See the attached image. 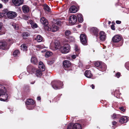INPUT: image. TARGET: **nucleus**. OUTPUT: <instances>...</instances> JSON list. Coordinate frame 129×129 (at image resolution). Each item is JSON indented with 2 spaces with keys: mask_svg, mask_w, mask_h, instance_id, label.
Segmentation results:
<instances>
[{
  "mask_svg": "<svg viewBox=\"0 0 129 129\" xmlns=\"http://www.w3.org/2000/svg\"><path fill=\"white\" fill-rule=\"evenodd\" d=\"M27 70L28 73V74H26L25 72H24L21 73L19 76V78L21 79L26 76L28 75L29 73L32 74L35 73L36 71V68L33 66L31 64L29 65L27 67Z\"/></svg>",
  "mask_w": 129,
  "mask_h": 129,
  "instance_id": "1",
  "label": "nucleus"
},
{
  "mask_svg": "<svg viewBox=\"0 0 129 129\" xmlns=\"http://www.w3.org/2000/svg\"><path fill=\"white\" fill-rule=\"evenodd\" d=\"M39 68L40 70H36L35 73L36 75L38 77H39L42 75V71H43L45 70V67L42 62L40 61L39 63Z\"/></svg>",
  "mask_w": 129,
  "mask_h": 129,
  "instance_id": "2",
  "label": "nucleus"
},
{
  "mask_svg": "<svg viewBox=\"0 0 129 129\" xmlns=\"http://www.w3.org/2000/svg\"><path fill=\"white\" fill-rule=\"evenodd\" d=\"M52 86L55 89H60L63 88V84L60 81H55L51 82Z\"/></svg>",
  "mask_w": 129,
  "mask_h": 129,
  "instance_id": "3",
  "label": "nucleus"
},
{
  "mask_svg": "<svg viewBox=\"0 0 129 129\" xmlns=\"http://www.w3.org/2000/svg\"><path fill=\"white\" fill-rule=\"evenodd\" d=\"M94 65L96 67H98V69L101 71H104L106 69V66L104 63H101L100 62L97 61L95 63Z\"/></svg>",
  "mask_w": 129,
  "mask_h": 129,
  "instance_id": "4",
  "label": "nucleus"
},
{
  "mask_svg": "<svg viewBox=\"0 0 129 129\" xmlns=\"http://www.w3.org/2000/svg\"><path fill=\"white\" fill-rule=\"evenodd\" d=\"M70 49V47L69 45H66L61 47L60 51L62 53L66 54L69 52Z\"/></svg>",
  "mask_w": 129,
  "mask_h": 129,
  "instance_id": "5",
  "label": "nucleus"
},
{
  "mask_svg": "<svg viewBox=\"0 0 129 129\" xmlns=\"http://www.w3.org/2000/svg\"><path fill=\"white\" fill-rule=\"evenodd\" d=\"M80 39L81 43L83 45H87V37L85 34H83L80 35Z\"/></svg>",
  "mask_w": 129,
  "mask_h": 129,
  "instance_id": "6",
  "label": "nucleus"
},
{
  "mask_svg": "<svg viewBox=\"0 0 129 129\" xmlns=\"http://www.w3.org/2000/svg\"><path fill=\"white\" fill-rule=\"evenodd\" d=\"M63 68L66 70H69L71 65V63L68 60H65L63 62Z\"/></svg>",
  "mask_w": 129,
  "mask_h": 129,
  "instance_id": "7",
  "label": "nucleus"
},
{
  "mask_svg": "<svg viewBox=\"0 0 129 129\" xmlns=\"http://www.w3.org/2000/svg\"><path fill=\"white\" fill-rule=\"evenodd\" d=\"M60 46V44L59 42L56 41L54 44H52L51 43L50 44V48L52 50H55L58 48Z\"/></svg>",
  "mask_w": 129,
  "mask_h": 129,
  "instance_id": "8",
  "label": "nucleus"
},
{
  "mask_svg": "<svg viewBox=\"0 0 129 129\" xmlns=\"http://www.w3.org/2000/svg\"><path fill=\"white\" fill-rule=\"evenodd\" d=\"M7 17L9 19L14 18L17 16V13L14 12L9 11L7 13Z\"/></svg>",
  "mask_w": 129,
  "mask_h": 129,
  "instance_id": "9",
  "label": "nucleus"
},
{
  "mask_svg": "<svg viewBox=\"0 0 129 129\" xmlns=\"http://www.w3.org/2000/svg\"><path fill=\"white\" fill-rule=\"evenodd\" d=\"M77 20V18L76 16L74 15L71 16L69 18V22L72 25H73L75 24Z\"/></svg>",
  "mask_w": 129,
  "mask_h": 129,
  "instance_id": "10",
  "label": "nucleus"
},
{
  "mask_svg": "<svg viewBox=\"0 0 129 129\" xmlns=\"http://www.w3.org/2000/svg\"><path fill=\"white\" fill-rule=\"evenodd\" d=\"M91 34L96 37H97L99 33V30L96 27H93L91 29Z\"/></svg>",
  "mask_w": 129,
  "mask_h": 129,
  "instance_id": "11",
  "label": "nucleus"
},
{
  "mask_svg": "<svg viewBox=\"0 0 129 129\" xmlns=\"http://www.w3.org/2000/svg\"><path fill=\"white\" fill-rule=\"evenodd\" d=\"M121 37L119 35H116L112 38V41L114 42L117 43L121 39Z\"/></svg>",
  "mask_w": 129,
  "mask_h": 129,
  "instance_id": "12",
  "label": "nucleus"
},
{
  "mask_svg": "<svg viewBox=\"0 0 129 129\" xmlns=\"http://www.w3.org/2000/svg\"><path fill=\"white\" fill-rule=\"evenodd\" d=\"M12 2L16 6H19L22 5L23 2V0H12Z\"/></svg>",
  "mask_w": 129,
  "mask_h": 129,
  "instance_id": "13",
  "label": "nucleus"
},
{
  "mask_svg": "<svg viewBox=\"0 0 129 129\" xmlns=\"http://www.w3.org/2000/svg\"><path fill=\"white\" fill-rule=\"evenodd\" d=\"M106 35L103 31H101L100 33V39L102 41H105L106 38Z\"/></svg>",
  "mask_w": 129,
  "mask_h": 129,
  "instance_id": "14",
  "label": "nucleus"
},
{
  "mask_svg": "<svg viewBox=\"0 0 129 129\" xmlns=\"http://www.w3.org/2000/svg\"><path fill=\"white\" fill-rule=\"evenodd\" d=\"M34 101L31 99H28L27 100V101L26 102V106L27 109H29V107L30 105H34ZM30 109V108H29Z\"/></svg>",
  "mask_w": 129,
  "mask_h": 129,
  "instance_id": "15",
  "label": "nucleus"
},
{
  "mask_svg": "<svg viewBox=\"0 0 129 129\" xmlns=\"http://www.w3.org/2000/svg\"><path fill=\"white\" fill-rule=\"evenodd\" d=\"M127 121V117L126 116H123L119 120V122L121 123H123L126 122Z\"/></svg>",
  "mask_w": 129,
  "mask_h": 129,
  "instance_id": "16",
  "label": "nucleus"
},
{
  "mask_svg": "<svg viewBox=\"0 0 129 129\" xmlns=\"http://www.w3.org/2000/svg\"><path fill=\"white\" fill-rule=\"evenodd\" d=\"M22 9L23 13H28L29 11V8L26 5H24L22 6Z\"/></svg>",
  "mask_w": 129,
  "mask_h": 129,
  "instance_id": "17",
  "label": "nucleus"
},
{
  "mask_svg": "<svg viewBox=\"0 0 129 129\" xmlns=\"http://www.w3.org/2000/svg\"><path fill=\"white\" fill-rule=\"evenodd\" d=\"M84 75L86 77L88 78H91L92 76L90 71L89 70H87L85 71Z\"/></svg>",
  "mask_w": 129,
  "mask_h": 129,
  "instance_id": "18",
  "label": "nucleus"
},
{
  "mask_svg": "<svg viewBox=\"0 0 129 129\" xmlns=\"http://www.w3.org/2000/svg\"><path fill=\"white\" fill-rule=\"evenodd\" d=\"M41 23L44 26L48 25V22L47 20L44 17L41 18L40 20Z\"/></svg>",
  "mask_w": 129,
  "mask_h": 129,
  "instance_id": "19",
  "label": "nucleus"
},
{
  "mask_svg": "<svg viewBox=\"0 0 129 129\" xmlns=\"http://www.w3.org/2000/svg\"><path fill=\"white\" fill-rule=\"evenodd\" d=\"M77 9L76 7L73 6L71 7L69 9V11L71 13H75L77 12Z\"/></svg>",
  "mask_w": 129,
  "mask_h": 129,
  "instance_id": "20",
  "label": "nucleus"
},
{
  "mask_svg": "<svg viewBox=\"0 0 129 129\" xmlns=\"http://www.w3.org/2000/svg\"><path fill=\"white\" fill-rule=\"evenodd\" d=\"M73 129H82L81 125L79 123H75L73 126Z\"/></svg>",
  "mask_w": 129,
  "mask_h": 129,
  "instance_id": "21",
  "label": "nucleus"
},
{
  "mask_svg": "<svg viewBox=\"0 0 129 129\" xmlns=\"http://www.w3.org/2000/svg\"><path fill=\"white\" fill-rule=\"evenodd\" d=\"M3 24L0 22V35H2L5 33V31L4 28L2 27Z\"/></svg>",
  "mask_w": 129,
  "mask_h": 129,
  "instance_id": "22",
  "label": "nucleus"
},
{
  "mask_svg": "<svg viewBox=\"0 0 129 129\" xmlns=\"http://www.w3.org/2000/svg\"><path fill=\"white\" fill-rule=\"evenodd\" d=\"M7 45V43L5 42H0V49H4Z\"/></svg>",
  "mask_w": 129,
  "mask_h": 129,
  "instance_id": "23",
  "label": "nucleus"
},
{
  "mask_svg": "<svg viewBox=\"0 0 129 129\" xmlns=\"http://www.w3.org/2000/svg\"><path fill=\"white\" fill-rule=\"evenodd\" d=\"M77 16L78 21L80 23L82 22L83 21L82 15L80 13H78L77 14Z\"/></svg>",
  "mask_w": 129,
  "mask_h": 129,
  "instance_id": "24",
  "label": "nucleus"
},
{
  "mask_svg": "<svg viewBox=\"0 0 129 129\" xmlns=\"http://www.w3.org/2000/svg\"><path fill=\"white\" fill-rule=\"evenodd\" d=\"M31 62L35 64H36L38 63V61L36 57L34 56H32L31 59Z\"/></svg>",
  "mask_w": 129,
  "mask_h": 129,
  "instance_id": "25",
  "label": "nucleus"
},
{
  "mask_svg": "<svg viewBox=\"0 0 129 129\" xmlns=\"http://www.w3.org/2000/svg\"><path fill=\"white\" fill-rule=\"evenodd\" d=\"M21 48L22 50L26 51L27 50V46L26 44H23L21 46Z\"/></svg>",
  "mask_w": 129,
  "mask_h": 129,
  "instance_id": "26",
  "label": "nucleus"
},
{
  "mask_svg": "<svg viewBox=\"0 0 129 129\" xmlns=\"http://www.w3.org/2000/svg\"><path fill=\"white\" fill-rule=\"evenodd\" d=\"M58 29V27L55 25H52L51 27V31L55 32L57 31Z\"/></svg>",
  "mask_w": 129,
  "mask_h": 129,
  "instance_id": "27",
  "label": "nucleus"
},
{
  "mask_svg": "<svg viewBox=\"0 0 129 129\" xmlns=\"http://www.w3.org/2000/svg\"><path fill=\"white\" fill-rule=\"evenodd\" d=\"M37 39L38 42H41L42 41L43 38L42 36L39 35L37 36Z\"/></svg>",
  "mask_w": 129,
  "mask_h": 129,
  "instance_id": "28",
  "label": "nucleus"
},
{
  "mask_svg": "<svg viewBox=\"0 0 129 129\" xmlns=\"http://www.w3.org/2000/svg\"><path fill=\"white\" fill-rule=\"evenodd\" d=\"M20 52L18 50H15L13 53V55L15 57L18 56Z\"/></svg>",
  "mask_w": 129,
  "mask_h": 129,
  "instance_id": "29",
  "label": "nucleus"
},
{
  "mask_svg": "<svg viewBox=\"0 0 129 129\" xmlns=\"http://www.w3.org/2000/svg\"><path fill=\"white\" fill-rule=\"evenodd\" d=\"M44 10L48 12L50 11L51 9L47 5L44 6Z\"/></svg>",
  "mask_w": 129,
  "mask_h": 129,
  "instance_id": "30",
  "label": "nucleus"
},
{
  "mask_svg": "<svg viewBox=\"0 0 129 129\" xmlns=\"http://www.w3.org/2000/svg\"><path fill=\"white\" fill-rule=\"evenodd\" d=\"M29 35V34L27 32H25L23 33L22 37L23 39H25L26 37H28Z\"/></svg>",
  "mask_w": 129,
  "mask_h": 129,
  "instance_id": "31",
  "label": "nucleus"
},
{
  "mask_svg": "<svg viewBox=\"0 0 129 129\" xmlns=\"http://www.w3.org/2000/svg\"><path fill=\"white\" fill-rule=\"evenodd\" d=\"M75 49L76 52L77 54H79L80 53V50L79 48L77 45H75Z\"/></svg>",
  "mask_w": 129,
  "mask_h": 129,
  "instance_id": "32",
  "label": "nucleus"
},
{
  "mask_svg": "<svg viewBox=\"0 0 129 129\" xmlns=\"http://www.w3.org/2000/svg\"><path fill=\"white\" fill-rule=\"evenodd\" d=\"M52 53L50 51L47 52L46 53L45 56L46 57H48L52 55Z\"/></svg>",
  "mask_w": 129,
  "mask_h": 129,
  "instance_id": "33",
  "label": "nucleus"
},
{
  "mask_svg": "<svg viewBox=\"0 0 129 129\" xmlns=\"http://www.w3.org/2000/svg\"><path fill=\"white\" fill-rule=\"evenodd\" d=\"M119 115L117 114L116 115L115 113H114L111 116V117L113 119H114L117 118H118V116Z\"/></svg>",
  "mask_w": 129,
  "mask_h": 129,
  "instance_id": "34",
  "label": "nucleus"
},
{
  "mask_svg": "<svg viewBox=\"0 0 129 129\" xmlns=\"http://www.w3.org/2000/svg\"><path fill=\"white\" fill-rule=\"evenodd\" d=\"M73 125L72 123L69 124L68 126L67 129H73Z\"/></svg>",
  "mask_w": 129,
  "mask_h": 129,
  "instance_id": "35",
  "label": "nucleus"
},
{
  "mask_svg": "<svg viewBox=\"0 0 129 129\" xmlns=\"http://www.w3.org/2000/svg\"><path fill=\"white\" fill-rule=\"evenodd\" d=\"M45 26V28L48 31H51V27H49L48 25Z\"/></svg>",
  "mask_w": 129,
  "mask_h": 129,
  "instance_id": "36",
  "label": "nucleus"
},
{
  "mask_svg": "<svg viewBox=\"0 0 129 129\" xmlns=\"http://www.w3.org/2000/svg\"><path fill=\"white\" fill-rule=\"evenodd\" d=\"M36 47L40 49H43L44 47V46L43 45H37L36 46Z\"/></svg>",
  "mask_w": 129,
  "mask_h": 129,
  "instance_id": "37",
  "label": "nucleus"
},
{
  "mask_svg": "<svg viewBox=\"0 0 129 129\" xmlns=\"http://www.w3.org/2000/svg\"><path fill=\"white\" fill-rule=\"evenodd\" d=\"M71 32L69 30H66L65 32V35L67 36H68L71 34Z\"/></svg>",
  "mask_w": 129,
  "mask_h": 129,
  "instance_id": "38",
  "label": "nucleus"
},
{
  "mask_svg": "<svg viewBox=\"0 0 129 129\" xmlns=\"http://www.w3.org/2000/svg\"><path fill=\"white\" fill-rule=\"evenodd\" d=\"M125 66L126 68L129 70V62H126L125 64Z\"/></svg>",
  "mask_w": 129,
  "mask_h": 129,
  "instance_id": "39",
  "label": "nucleus"
},
{
  "mask_svg": "<svg viewBox=\"0 0 129 129\" xmlns=\"http://www.w3.org/2000/svg\"><path fill=\"white\" fill-rule=\"evenodd\" d=\"M31 27L33 28H36L37 27V25L36 23H34L31 26Z\"/></svg>",
  "mask_w": 129,
  "mask_h": 129,
  "instance_id": "40",
  "label": "nucleus"
},
{
  "mask_svg": "<svg viewBox=\"0 0 129 129\" xmlns=\"http://www.w3.org/2000/svg\"><path fill=\"white\" fill-rule=\"evenodd\" d=\"M120 76V73L119 72H117L116 73L115 75V77L118 78H119Z\"/></svg>",
  "mask_w": 129,
  "mask_h": 129,
  "instance_id": "41",
  "label": "nucleus"
},
{
  "mask_svg": "<svg viewBox=\"0 0 129 129\" xmlns=\"http://www.w3.org/2000/svg\"><path fill=\"white\" fill-rule=\"evenodd\" d=\"M47 63L49 65H51L54 63L53 61L49 60L47 61Z\"/></svg>",
  "mask_w": 129,
  "mask_h": 129,
  "instance_id": "42",
  "label": "nucleus"
},
{
  "mask_svg": "<svg viewBox=\"0 0 129 129\" xmlns=\"http://www.w3.org/2000/svg\"><path fill=\"white\" fill-rule=\"evenodd\" d=\"M34 105H30V106H29V108H30V109H29V110H32V109H34Z\"/></svg>",
  "mask_w": 129,
  "mask_h": 129,
  "instance_id": "43",
  "label": "nucleus"
},
{
  "mask_svg": "<svg viewBox=\"0 0 129 129\" xmlns=\"http://www.w3.org/2000/svg\"><path fill=\"white\" fill-rule=\"evenodd\" d=\"M119 89H116L115 91L114 94V95H115V96L116 94H119Z\"/></svg>",
  "mask_w": 129,
  "mask_h": 129,
  "instance_id": "44",
  "label": "nucleus"
},
{
  "mask_svg": "<svg viewBox=\"0 0 129 129\" xmlns=\"http://www.w3.org/2000/svg\"><path fill=\"white\" fill-rule=\"evenodd\" d=\"M14 28L16 29H18L19 28V27L17 25H13Z\"/></svg>",
  "mask_w": 129,
  "mask_h": 129,
  "instance_id": "45",
  "label": "nucleus"
},
{
  "mask_svg": "<svg viewBox=\"0 0 129 129\" xmlns=\"http://www.w3.org/2000/svg\"><path fill=\"white\" fill-rule=\"evenodd\" d=\"M111 29L113 30H114L115 29V27L113 25H112L111 26Z\"/></svg>",
  "mask_w": 129,
  "mask_h": 129,
  "instance_id": "46",
  "label": "nucleus"
},
{
  "mask_svg": "<svg viewBox=\"0 0 129 129\" xmlns=\"http://www.w3.org/2000/svg\"><path fill=\"white\" fill-rule=\"evenodd\" d=\"M119 109L120 110L123 112H124L125 110L124 109V107H120L119 108Z\"/></svg>",
  "mask_w": 129,
  "mask_h": 129,
  "instance_id": "47",
  "label": "nucleus"
},
{
  "mask_svg": "<svg viewBox=\"0 0 129 129\" xmlns=\"http://www.w3.org/2000/svg\"><path fill=\"white\" fill-rule=\"evenodd\" d=\"M76 56L75 54L71 56V57L73 59H75L76 57Z\"/></svg>",
  "mask_w": 129,
  "mask_h": 129,
  "instance_id": "48",
  "label": "nucleus"
},
{
  "mask_svg": "<svg viewBox=\"0 0 129 129\" xmlns=\"http://www.w3.org/2000/svg\"><path fill=\"white\" fill-rule=\"evenodd\" d=\"M8 41L9 42H10V43L12 44L13 43V40L12 39H9L8 40Z\"/></svg>",
  "mask_w": 129,
  "mask_h": 129,
  "instance_id": "49",
  "label": "nucleus"
},
{
  "mask_svg": "<svg viewBox=\"0 0 129 129\" xmlns=\"http://www.w3.org/2000/svg\"><path fill=\"white\" fill-rule=\"evenodd\" d=\"M116 22L117 24H120L121 23V22L120 21L117 20L116 21Z\"/></svg>",
  "mask_w": 129,
  "mask_h": 129,
  "instance_id": "50",
  "label": "nucleus"
},
{
  "mask_svg": "<svg viewBox=\"0 0 129 129\" xmlns=\"http://www.w3.org/2000/svg\"><path fill=\"white\" fill-rule=\"evenodd\" d=\"M29 23H30L31 24V25L33 24L34 23V22L32 20H30L29 21Z\"/></svg>",
  "mask_w": 129,
  "mask_h": 129,
  "instance_id": "51",
  "label": "nucleus"
},
{
  "mask_svg": "<svg viewBox=\"0 0 129 129\" xmlns=\"http://www.w3.org/2000/svg\"><path fill=\"white\" fill-rule=\"evenodd\" d=\"M117 122L116 121H114L112 122V124L113 126H115Z\"/></svg>",
  "mask_w": 129,
  "mask_h": 129,
  "instance_id": "52",
  "label": "nucleus"
},
{
  "mask_svg": "<svg viewBox=\"0 0 129 129\" xmlns=\"http://www.w3.org/2000/svg\"><path fill=\"white\" fill-rule=\"evenodd\" d=\"M2 1L5 3H6L8 1V0H2Z\"/></svg>",
  "mask_w": 129,
  "mask_h": 129,
  "instance_id": "53",
  "label": "nucleus"
},
{
  "mask_svg": "<svg viewBox=\"0 0 129 129\" xmlns=\"http://www.w3.org/2000/svg\"><path fill=\"white\" fill-rule=\"evenodd\" d=\"M3 16V14L0 13V18L2 17Z\"/></svg>",
  "mask_w": 129,
  "mask_h": 129,
  "instance_id": "54",
  "label": "nucleus"
},
{
  "mask_svg": "<svg viewBox=\"0 0 129 129\" xmlns=\"http://www.w3.org/2000/svg\"><path fill=\"white\" fill-rule=\"evenodd\" d=\"M41 97L40 96L38 97L37 98V100H41Z\"/></svg>",
  "mask_w": 129,
  "mask_h": 129,
  "instance_id": "55",
  "label": "nucleus"
},
{
  "mask_svg": "<svg viewBox=\"0 0 129 129\" xmlns=\"http://www.w3.org/2000/svg\"><path fill=\"white\" fill-rule=\"evenodd\" d=\"M91 87H92V89H94V85L93 84H92L91 85Z\"/></svg>",
  "mask_w": 129,
  "mask_h": 129,
  "instance_id": "56",
  "label": "nucleus"
},
{
  "mask_svg": "<svg viewBox=\"0 0 129 129\" xmlns=\"http://www.w3.org/2000/svg\"><path fill=\"white\" fill-rule=\"evenodd\" d=\"M3 5L2 4H0V8H2V7Z\"/></svg>",
  "mask_w": 129,
  "mask_h": 129,
  "instance_id": "57",
  "label": "nucleus"
},
{
  "mask_svg": "<svg viewBox=\"0 0 129 129\" xmlns=\"http://www.w3.org/2000/svg\"><path fill=\"white\" fill-rule=\"evenodd\" d=\"M35 81H33L32 82H31V84H33L35 83Z\"/></svg>",
  "mask_w": 129,
  "mask_h": 129,
  "instance_id": "58",
  "label": "nucleus"
},
{
  "mask_svg": "<svg viewBox=\"0 0 129 129\" xmlns=\"http://www.w3.org/2000/svg\"><path fill=\"white\" fill-rule=\"evenodd\" d=\"M111 23V22L110 21H109L108 22V24H110Z\"/></svg>",
  "mask_w": 129,
  "mask_h": 129,
  "instance_id": "59",
  "label": "nucleus"
},
{
  "mask_svg": "<svg viewBox=\"0 0 129 129\" xmlns=\"http://www.w3.org/2000/svg\"><path fill=\"white\" fill-rule=\"evenodd\" d=\"M77 26L78 27H80V26L79 25H78Z\"/></svg>",
  "mask_w": 129,
  "mask_h": 129,
  "instance_id": "60",
  "label": "nucleus"
}]
</instances>
